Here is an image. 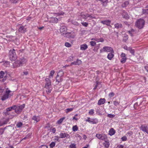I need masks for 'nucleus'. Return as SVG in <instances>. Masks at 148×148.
I'll use <instances>...</instances> for the list:
<instances>
[{"label":"nucleus","instance_id":"obj_1","mask_svg":"<svg viewBox=\"0 0 148 148\" xmlns=\"http://www.w3.org/2000/svg\"><path fill=\"white\" fill-rule=\"evenodd\" d=\"M46 82L45 88L46 89V92L48 94L50 93L51 92V80L48 78H46L45 79Z\"/></svg>","mask_w":148,"mask_h":148},{"label":"nucleus","instance_id":"obj_2","mask_svg":"<svg viewBox=\"0 0 148 148\" xmlns=\"http://www.w3.org/2000/svg\"><path fill=\"white\" fill-rule=\"evenodd\" d=\"M145 24V21L143 19H139L135 23L136 27L139 29L143 28Z\"/></svg>","mask_w":148,"mask_h":148},{"label":"nucleus","instance_id":"obj_3","mask_svg":"<svg viewBox=\"0 0 148 148\" xmlns=\"http://www.w3.org/2000/svg\"><path fill=\"white\" fill-rule=\"evenodd\" d=\"M9 58L11 61H14L17 58V56L15 52V50L13 49L12 50H10L9 52Z\"/></svg>","mask_w":148,"mask_h":148},{"label":"nucleus","instance_id":"obj_4","mask_svg":"<svg viewBox=\"0 0 148 148\" xmlns=\"http://www.w3.org/2000/svg\"><path fill=\"white\" fill-rule=\"evenodd\" d=\"M13 94V93L10 90H9L8 89H7L5 94L3 95L1 98V100L3 101H4L8 99L9 97L12 95Z\"/></svg>","mask_w":148,"mask_h":148},{"label":"nucleus","instance_id":"obj_5","mask_svg":"<svg viewBox=\"0 0 148 148\" xmlns=\"http://www.w3.org/2000/svg\"><path fill=\"white\" fill-rule=\"evenodd\" d=\"M103 52H110L111 53H114L112 48L108 46L104 47L102 49H101L100 50V53H101Z\"/></svg>","mask_w":148,"mask_h":148},{"label":"nucleus","instance_id":"obj_6","mask_svg":"<svg viewBox=\"0 0 148 148\" xmlns=\"http://www.w3.org/2000/svg\"><path fill=\"white\" fill-rule=\"evenodd\" d=\"M25 104H23L20 106H16L14 108L15 112L17 114L20 113L25 107Z\"/></svg>","mask_w":148,"mask_h":148},{"label":"nucleus","instance_id":"obj_7","mask_svg":"<svg viewBox=\"0 0 148 148\" xmlns=\"http://www.w3.org/2000/svg\"><path fill=\"white\" fill-rule=\"evenodd\" d=\"M60 31L62 35H64L67 32V28L65 26H62L60 29Z\"/></svg>","mask_w":148,"mask_h":148},{"label":"nucleus","instance_id":"obj_8","mask_svg":"<svg viewBox=\"0 0 148 148\" xmlns=\"http://www.w3.org/2000/svg\"><path fill=\"white\" fill-rule=\"evenodd\" d=\"M140 130L144 132H146L148 134V127L145 125H142L140 127Z\"/></svg>","mask_w":148,"mask_h":148},{"label":"nucleus","instance_id":"obj_9","mask_svg":"<svg viewBox=\"0 0 148 148\" xmlns=\"http://www.w3.org/2000/svg\"><path fill=\"white\" fill-rule=\"evenodd\" d=\"M64 37L69 38H73L75 37V36L72 34L71 32L67 33V32H66V33L64 34Z\"/></svg>","mask_w":148,"mask_h":148},{"label":"nucleus","instance_id":"obj_10","mask_svg":"<svg viewBox=\"0 0 148 148\" xmlns=\"http://www.w3.org/2000/svg\"><path fill=\"white\" fill-rule=\"evenodd\" d=\"M121 56L122 58L121 61V62L123 64L127 60L125 54L122 53L121 55Z\"/></svg>","mask_w":148,"mask_h":148},{"label":"nucleus","instance_id":"obj_11","mask_svg":"<svg viewBox=\"0 0 148 148\" xmlns=\"http://www.w3.org/2000/svg\"><path fill=\"white\" fill-rule=\"evenodd\" d=\"M70 138V135L66 133H61L60 134V138Z\"/></svg>","mask_w":148,"mask_h":148},{"label":"nucleus","instance_id":"obj_12","mask_svg":"<svg viewBox=\"0 0 148 148\" xmlns=\"http://www.w3.org/2000/svg\"><path fill=\"white\" fill-rule=\"evenodd\" d=\"M19 31L22 33H25L27 32L26 28L23 26H21L18 29Z\"/></svg>","mask_w":148,"mask_h":148},{"label":"nucleus","instance_id":"obj_13","mask_svg":"<svg viewBox=\"0 0 148 148\" xmlns=\"http://www.w3.org/2000/svg\"><path fill=\"white\" fill-rule=\"evenodd\" d=\"M85 19H86L88 17H90L92 18H95V17L93 15H92V14H86L85 15H81Z\"/></svg>","mask_w":148,"mask_h":148},{"label":"nucleus","instance_id":"obj_14","mask_svg":"<svg viewBox=\"0 0 148 148\" xmlns=\"http://www.w3.org/2000/svg\"><path fill=\"white\" fill-rule=\"evenodd\" d=\"M15 107L16 106L14 105L7 108L6 110V112H5V115L8 114V111H11L12 110H14V108H15Z\"/></svg>","mask_w":148,"mask_h":148},{"label":"nucleus","instance_id":"obj_15","mask_svg":"<svg viewBox=\"0 0 148 148\" xmlns=\"http://www.w3.org/2000/svg\"><path fill=\"white\" fill-rule=\"evenodd\" d=\"M122 15L123 17L126 19H128L129 18V16L128 14L124 10L122 13Z\"/></svg>","mask_w":148,"mask_h":148},{"label":"nucleus","instance_id":"obj_16","mask_svg":"<svg viewBox=\"0 0 148 148\" xmlns=\"http://www.w3.org/2000/svg\"><path fill=\"white\" fill-rule=\"evenodd\" d=\"M101 23L104 25H110L111 21L109 20H106L105 21H101Z\"/></svg>","mask_w":148,"mask_h":148},{"label":"nucleus","instance_id":"obj_17","mask_svg":"<svg viewBox=\"0 0 148 148\" xmlns=\"http://www.w3.org/2000/svg\"><path fill=\"white\" fill-rule=\"evenodd\" d=\"M81 63V61L80 60L77 59L76 61L72 62L71 63V65H79Z\"/></svg>","mask_w":148,"mask_h":148},{"label":"nucleus","instance_id":"obj_18","mask_svg":"<svg viewBox=\"0 0 148 148\" xmlns=\"http://www.w3.org/2000/svg\"><path fill=\"white\" fill-rule=\"evenodd\" d=\"M21 62L19 60H17L14 62L13 64L14 66L15 67L20 66L22 65V64H20Z\"/></svg>","mask_w":148,"mask_h":148},{"label":"nucleus","instance_id":"obj_19","mask_svg":"<svg viewBox=\"0 0 148 148\" xmlns=\"http://www.w3.org/2000/svg\"><path fill=\"white\" fill-rule=\"evenodd\" d=\"M58 21V19L56 18L51 17L50 19L49 22L51 23H57Z\"/></svg>","mask_w":148,"mask_h":148},{"label":"nucleus","instance_id":"obj_20","mask_svg":"<svg viewBox=\"0 0 148 148\" xmlns=\"http://www.w3.org/2000/svg\"><path fill=\"white\" fill-rule=\"evenodd\" d=\"M62 81V77L57 76L56 77V82L57 83L56 84H58L59 82H61Z\"/></svg>","mask_w":148,"mask_h":148},{"label":"nucleus","instance_id":"obj_21","mask_svg":"<svg viewBox=\"0 0 148 148\" xmlns=\"http://www.w3.org/2000/svg\"><path fill=\"white\" fill-rule=\"evenodd\" d=\"M97 1H101L102 3V5L104 6H106L108 2V0H96Z\"/></svg>","mask_w":148,"mask_h":148},{"label":"nucleus","instance_id":"obj_22","mask_svg":"<svg viewBox=\"0 0 148 148\" xmlns=\"http://www.w3.org/2000/svg\"><path fill=\"white\" fill-rule=\"evenodd\" d=\"M105 99L104 98L100 99L98 101V105H100L104 104L105 102Z\"/></svg>","mask_w":148,"mask_h":148},{"label":"nucleus","instance_id":"obj_23","mask_svg":"<svg viewBox=\"0 0 148 148\" xmlns=\"http://www.w3.org/2000/svg\"><path fill=\"white\" fill-rule=\"evenodd\" d=\"M32 119L36 122V123L38 122L40 120V118L38 116H34L32 118Z\"/></svg>","mask_w":148,"mask_h":148},{"label":"nucleus","instance_id":"obj_24","mask_svg":"<svg viewBox=\"0 0 148 148\" xmlns=\"http://www.w3.org/2000/svg\"><path fill=\"white\" fill-rule=\"evenodd\" d=\"M110 143L108 141H105V142L103 143V145L106 148H108L110 146Z\"/></svg>","mask_w":148,"mask_h":148},{"label":"nucleus","instance_id":"obj_25","mask_svg":"<svg viewBox=\"0 0 148 148\" xmlns=\"http://www.w3.org/2000/svg\"><path fill=\"white\" fill-rule=\"evenodd\" d=\"M88 48L87 45L86 44L81 45L80 46V49L82 50H85Z\"/></svg>","mask_w":148,"mask_h":148},{"label":"nucleus","instance_id":"obj_26","mask_svg":"<svg viewBox=\"0 0 148 148\" xmlns=\"http://www.w3.org/2000/svg\"><path fill=\"white\" fill-rule=\"evenodd\" d=\"M115 132V130L112 128H111L109 130V134L110 136L114 135Z\"/></svg>","mask_w":148,"mask_h":148},{"label":"nucleus","instance_id":"obj_27","mask_svg":"<svg viewBox=\"0 0 148 148\" xmlns=\"http://www.w3.org/2000/svg\"><path fill=\"white\" fill-rule=\"evenodd\" d=\"M115 27L117 29H119L122 27L123 26L121 23H117L114 25Z\"/></svg>","mask_w":148,"mask_h":148},{"label":"nucleus","instance_id":"obj_28","mask_svg":"<svg viewBox=\"0 0 148 148\" xmlns=\"http://www.w3.org/2000/svg\"><path fill=\"white\" fill-rule=\"evenodd\" d=\"M113 53H110L108 54L107 56V58L109 60H111L114 56V55Z\"/></svg>","mask_w":148,"mask_h":148},{"label":"nucleus","instance_id":"obj_29","mask_svg":"<svg viewBox=\"0 0 148 148\" xmlns=\"http://www.w3.org/2000/svg\"><path fill=\"white\" fill-rule=\"evenodd\" d=\"M19 61L21 62L20 64L22 65V64L25 63L26 62L27 60L25 58H22L20 59Z\"/></svg>","mask_w":148,"mask_h":148},{"label":"nucleus","instance_id":"obj_30","mask_svg":"<svg viewBox=\"0 0 148 148\" xmlns=\"http://www.w3.org/2000/svg\"><path fill=\"white\" fill-rule=\"evenodd\" d=\"M9 118H7L4 120H2L3 125H4L7 124V123L9 122Z\"/></svg>","mask_w":148,"mask_h":148},{"label":"nucleus","instance_id":"obj_31","mask_svg":"<svg viewBox=\"0 0 148 148\" xmlns=\"http://www.w3.org/2000/svg\"><path fill=\"white\" fill-rule=\"evenodd\" d=\"M63 75L64 72L62 70H60L58 73L57 76L62 77Z\"/></svg>","mask_w":148,"mask_h":148},{"label":"nucleus","instance_id":"obj_32","mask_svg":"<svg viewBox=\"0 0 148 148\" xmlns=\"http://www.w3.org/2000/svg\"><path fill=\"white\" fill-rule=\"evenodd\" d=\"M128 51H129L131 53L132 55H134V49H132L131 47H129Z\"/></svg>","mask_w":148,"mask_h":148},{"label":"nucleus","instance_id":"obj_33","mask_svg":"<svg viewBox=\"0 0 148 148\" xmlns=\"http://www.w3.org/2000/svg\"><path fill=\"white\" fill-rule=\"evenodd\" d=\"M98 120L96 119H92L91 123L92 124H96L98 123Z\"/></svg>","mask_w":148,"mask_h":148},{"label":"nucleus","instance_id":"obj_34","mask_svg":"<svg viewBox=\"0 0 148 148\" xmlns=\"http://www.w3.org/2000/svg\"><path fill=\"white\" fill-rule=\"evenodd\" d=\"M107 138V137L106 135L105 134H102L101 136V137L100 139V140H105Z\"/></svg>","mask_w":148,"mask_h":148},{"label":"nucleus","instance_id":"obj_35","mask_svg":"<svg viewBox=\"0 0 148 148\" xmlns=\"http://www.w3.org/2000/svg\"><path fill=\"white\" fill-rule=\"evenodd\" d=\"M129 4V2L128 1H125L124 3L122 5V6L123 8L126 7L127 5Z\"/></svg>","mask_w":148,"mask_h":148},{"label":"nucleus","instance_id":"obj_36","mask_svg":"<svg viewBox=\"0 0 148 148\" xmlns=\"http://www.w3.org/2000/svg\"><path fill=\"white\" fill-rule=\"evenodd\" d=\"M64 119V117H63L57 121V123L59 124H60L62 122Z\"/></svg>","mask_w":148,"mask_h":148},{"label":"nucleus","instance_id":"obj_37","mask_svg":"<svg viewBox=\"0 0 148 148\" xmlns=\"http://www.w3.org/2000/svg\"><path fill=\"white\" fill-rule=\"evenodd\" d=\"M70 148H76V145L73 143L71 144L69 146Z\"/></svg>","mask_w":148,"mask_h":148},{"label":"nucleus","instance_id":"obj_38","mask_svg":"<svg viewBox=\"0 0 148 148\" xmlns=\"http://www.w3.org/2000/svg\"><path fill=\"white\" fill-rule=\"evenodd\" d=\"M55 143L54 142H53L51 143L49 146L51 148H53L55 146Z\"/></svg>","mask_w":148,"mask_h":148},{"label":"nucleus","instance_id":"obj_39","mask_svg":"<svg viewBox=\"0 0 148 148\" xmlns=\"http://www.w3.org/2000/svg\"><path fill=\"white\" fill-rule=\"evenodd\" d=\"M78 130V128L77 127V125H75L73 126V131L75 132L77 131Z\"/></svg>","mask_w":148,"mask_h":148},{"label":"nucleus","instance_id":"obj_40","mask_svg":"<svg viewBox=\"0 0 148 148\" xmlns=\"http://www.w3.org/2000/svg\"><path fill=\"white\" fill-rule=\"evenodd\" d=\"M128 38V37L127 36H125L123 37V41L124 42H126V41L127 40Z\"/></svg>","mask_w":148,"mask_h":148},{"label":"nucleus","instance_id":"obj_41","mask_svg":"<svg viewBox=\"0 0 148 148\" xmlns=\"http://www.w3.org/2000/svg\"><path fill=\"white\" fill-rule=\"evenodd\" d=\"M65 46L67 47H69L71 46V45L69 43L66 42L65 43Z\"/></svg>","mask_w":148,"mask_h":148},{"label":"nucleus","instance_id":"obj_42","mask_svg":"<svg viewBox=\"0 0 148 148\" xmlns=\"http://www.w3.org/2000/svg\"><path fill=\"white\" fill-rule=\"evenodd\" d=\"M115 115L111 114H108L107 115V117L110 118H113L114 117Z\"/></svg>","mask_w":148,"mask_h":148},{"label":"nucleus","instance_id":"obj_43","mask_svg":"<svg viewBox=\"0 0 148 148\" xmlns=\"http://www.w3.org/2000/svg\"><path fill=\"white\" fill-rule=\"evenodd\" d=\"M23 125V123L21 122L17 123L16 125V126L18 127H20Z\"/></svg>","mask_w":148,"mask_h":148},{"label":"nucleus","instance_id":"obj_44","mask_svg":"<svg viewBox=\"0 0 148 148\" xmlns=\"http://www.w3.org/2000/svg\"><path fill=\"white\" fill-rule=\"evenodd\" d=\"M54 70H52L51 71L50 75V76H49V78H51V77H53V75L54 73Z\"/></svg>","mask_w":148,"mask_h":148},{"label":"nucleus","instance_id":"obj_45","mask_svg":"<svg viewBox=\"0 0 148 148\" xmlns=\"http://www.w3.org/2000/svg\"><path fill=\"white\" fill-rule=\"evenodd\" d=\"M114 93L113 92H111L110 93L109 95L108 96L110 98H111L114 96Z\"/></svg>","mask_w":148,"mask_h":148},{"label":"nucleus","instance_id":"obj_46","mask_svg":"<svg viewBox=\"0 0 148 148\" xmlns=\"http://www.w3.org/2000/svg\"><path fill=\"white\" fill-rule=\"evenodd\" d=\"M4 74V72L3 71L0 72V78H2L3 77Z\"/></svg>","mask_w":148,"mask_h":148},{"label":"nucleus","instance_id":"obj_47","mask_svg":"<svg viewBox=\"0 0 148 148\" xmlns=\"http://www.w3.org/2000/svg\"><path fill=\"white\" fill-rule=\"evenodd\" d=\"M90 43L91 46H94L96 44V42L95 41H91L90 42Z\"/></svg>","mask_w":148,"mask_h":148},{"label":"nucleus","instance_id":"obj_48","mask_svg":"<svg viewBox=\"0 0 148 148\" xmlns=\"http://www.w3.org/2000/svg\"><path fill=\"white\" fill-rule=\"evenodd\" d=\"M81 24L84 26L86 27L88 26V23L86 22H82Z\"/></svg>","mask_w":148,"mask_h":148},{"label":"nucleus","instance_id":"obj_49","mask_svg":"<svg viewBox=\"0 0 148 148\" xmlns=\"http://www.w3.org/2000/svg\"><path fill=\"white\" fill-rule=\"evenodd\" d=\"M102 134H97L96 135V137L99 139H100Z\"/></svg>","mask_w":148,"mask_h":148},{"label":"nucleus","instance_id":"obj_50","mask_svg":"<svg viewBox=\"0 0 148 148\" xmlns=\"http://www.w3.org/2000/svg\"><path fill=\"white\" fill-rule=\"evenodd\" d=\"M73 110V108H67L66 110V112L67 113L69 112L72 111Z\"/></svg>","mask_w":148,"mask_h":148},{"label":"nucleus","instance_id":"obj_51","mask_svg":"<svg viewBox=\"0 0 148 148\" xmlns=\"http://www.w3.org/2000/svg\"><path fill=\"white\" fill-rule=\"evenodd\" d=\"M121 139L122 141H125L127 140V138L126 136H124L122 137L121 138Z\"/></svg>","mask_w":148,"mask_h":148},{"label":"nucleus","instance_id":"obj_52","mask_svg":"<svg viewBox=\"0 0 148 148\" xmlns=\"http://www.w3.org/2000/svg\"><path fill=\"white\" fill-rule=\"evenodd\" d=\"M113 103L114 105L116 106L119 104V102L116 101H113Z\"/></svg>","mask_w":148,"mask_h":148},{"label":"nucleus","instance_id":"obj_53","mask_svg":"<svg viewBox=\"0 0 148 148\" xmlns=\"http://www.w3.org/2000/svg\"><path fill=\"white\" fill-rule=\"evenodd\" d=\"M94 113V110L93 109L91 110L89 112V113L90 114L92 115Z\"/></svg>","mask_w":148,"mask_h":148},{"label":"nucleus","instance_id":"obj_54","mask_svg":"<svg viewBox=\"0 0 148 148\" xmlns=\"http://www.w3.org/2000/svg\"><path fill=\"white\" fill-rule=\"evenodd\" d=\"M4 132V131L3 130V128H1L0 129V135L2 134Z\"/></svg>","mask_w":148,"mask_h":148},{"label":"nucleus","instance_id":"obj_55","mask_svg":"<svg viewBox=\"0 0 148 148\" xmlns=\"http://www.w3.org/2000/svg\"><path fill=\"white\" fill-rule=\"evenodd\" d=\"M86 121H87L89 123H91V119H90L89 117L88 118V119L86 120Z\"/></svg>","mask_w":148,"mask_h":148},{"label":"nucleus","instance_id":"obj_56","mask_svg":"<svg viewBox=\"0 0 148 148\" xmlns=\"http://www.w3.org/2000/svg\"><path fill=\"white\" fill-rule=\"evenodd\" d=\"M40 148H47V146L46 145H43L40 146Z\"/></svg>","mask_w":148,"mask_h":148},{"label":"nucleus","instance_id":"obj_57","mask_svg":"<svg viewBox=\"0 0 148 148\" xmlns=\"http://www.w3.org/2000/svg\"><path fill=\"white\" fill-rule=\"evenodd\" d=\"M140 103H140L139 104H138V102L135 103L134 105V108H135V107H136V106L140 105Z\"/></svg>","mask_w":148,"mask_h":148},{"label":"nucleus","instance_id":"obj_58","mask_svg":"<svg viewBox=\"0 0 148 148\" xmlns=\"http://www.w3.org/2000/svg\"><path fill=\"white\" fill-rule=\"evenodd\" d=\"M29 136L28 135H27V136H26L25 137H24V138H23L22 140H21L20 142H21V141H22L23 140H26L27 139H28L29 138Z\"/></svg>","mask_w":148,"mask_h":148},{"label":"nucleus","instance_id":"obj_59","mask_svg":"<svg viewBox=\"0 0 148 148\" xmlns=\"http://www.w3.org/2000/svg\"><path fill=\"white\" fill-rule=\"evenodd\" d=\"M123 48L125 50H128V49H129V47H127L125 45L123 47Z\"/></svg>","mask_w":148,"mask_h":148},{"label":"nucleus","instance_id":"obj_60","mask_svg":"<svg viewBox=\"0 0 148 148\" xmlns=\"http://www.w3.org/2000/svg\"><path fill=\"white\" fill-rule=\"evenodd\" d=\"M124 23L125 25L128 26H129L130 25L128 23L127 21L124 22Z\"/></svg>","mask_w":148,"mask_h":148},{"label":"nucleus","instance_id":"obj_61","mask_svg":"<svg viewBox=\"0 0 148 148\" xmlns=\"http://www.w3.org/2000/svg\"><path fill=\"white\" fill-rule=\"evenodd\" d=\"M56 131V129L55 128H53V129H52V132L53 133H55Z\"/></svg>","mask_w":148,"mask_h":148},{"label":"nucleus","instance_id":"obj_62","mask_svg":"<svg viewBox=\"0 0 148 148\" xmlns=\"http://www.w3.org/2000/svg\"><path fill=\"white\" fill-rule=\"evenodd\" d=\"M64 13L63 12H60L59 13H57V14H58L59 15H62Z\"/></svg>","mask_w":148,"mask_h":148},{"label":"nucleus","instance_id":"obj_63","mask_svg":"<svg viewBox=\"0 0 148 148\" xmlns=\"http://www.w3.org/2000/svg\"><path fill=\"white\" fill-rule=\"evenodd\" d=\"M4 90V89H3L0 87V95L2 93Z\"/></svg>","mask_w":148,"mask_h":148},{"label":"nucleus","instance_id":"obj_64","mask_svg":"<svg viewBox=\"0 0 148 148\" xmlns=\"http://www.w3.org/2000/svg\"><path fill=\"white\" fill-rule=\"evenodd\" d=\"M127 134L130 135H132V132L131 131H130L127 132Z\"/></svg>","mask_w":148,"mask_h":148}]
</instances>
